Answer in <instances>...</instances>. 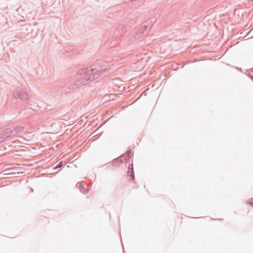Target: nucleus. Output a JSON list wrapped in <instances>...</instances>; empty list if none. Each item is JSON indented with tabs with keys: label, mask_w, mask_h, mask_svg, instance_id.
Returning <instances> with one entry per match:
<instances>
[{
	"label": "nucleus",
	"mask_w": 253,
	"mask_h": 253,
	"mask_svg": "<svg viewBox=\"0 0 253 253\" xmlns=\"http://www.w3.org/2000/svg\"><path fill=\"white\" fill-rule=\"evenodd\" d=\"M12 135V129L7 128L2 131L0 134V142H3L6 139Z\"/></svg>",
	"instance_id": "1"
},
{
	"label": "nucleus",
	"mask_w": 253,
	"mask_h": 253,
	"mask_svg": "<svg viewBox=\"0 0 253 253\" xmlns=\"http://www.w3.org/2000/svg\"><path fill=\"white\" fill-rule=\"evenodd\" d=\"M129 169H130V171H128V173H130V175L132 178V179H134L133 175V166L132 165H129Z\"/></svg>",
	"instance_id": "2"
},
{
	"label": "nucleus",
	"mask_w": 253,
	"mask_h": 253,
	"mask_svg": "<svg viewBox=\"0 0 253 253\" xmlns=\"http://www.w3.org/2000/svg\"><path fill=\"white\" fill-rule=\"evenodd\" d=\"M62 166V162H60L59 164V165L56 166L55 169H57L58 168L61 167Z\"/></svg>",
	"instance_id": "3"
}]
</instances>
